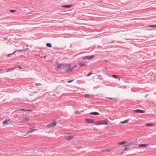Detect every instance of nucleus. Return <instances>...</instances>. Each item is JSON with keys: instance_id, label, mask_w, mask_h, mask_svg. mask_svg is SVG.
<instances>
[{"instance_id": "1", "label": "nucleus", "mask_w": 156, "mask_h": 156, "mask_svg": "<svg viewBox=\"0 0 156 156\" xmlns=\"http://www.w3.org/2000/svg\"><path fill=\"white\" fill-rule=\"evenodd\" d=\"M66 66L67 67V69L65 70L66 71H72L73 70L74 68H76L77 67V66L76 65H74L73 67H71L70 64H66Z\"/></svg>"}, {"instance_id": "2", "label": "nucleus", "mask_w": 156, "mask_h": 156, "mask_svg": "<svg viewBox=\"0 0 156 156\" xmlns=\"http://www.w3.org/2000/svg\"><path fill=\"white\" fill-rule=\"evenodd\" d=\"M95 125H108V123L106 120H101L98 122H95Z\"/></svg>"}, {"instance_id": "3", "label": "nucleus", "mask_w": 156, "mask_h": 156, "mask_svg": "<svg viewBox=\"0 0 156 156\" xmlns=\"http://www.w3.org/2000/svg\"><path fill=\"white\" fill-rule=\"evenodd\" d=\"M56 125V123L54 122L51 123L49 124L46 126V127L48 128H50L51 127H52L55 126Z\"/></svg>"}, {"instance_id": "4", "label": "nucleus", "mask_w": 156, "mask_h": 156, "mask_svg": "<svg viewBox=\"0 0 156 156\" xmlns=\"http://www.w3.org/2000/svg\"><path fill=\"white\" fill-rule=\"evenodd\" d=\"M94 57V55H91L89 56H86L85 57H83L82 58L83 59H88L89 60H91Z\"/></svg>"}, {"instance_id": "5", "label": "nucleus", "mask_w": 156, "mask_h": 156, "mask_svg": "<svg viewBox=\"0 0 156 156\" xmlns=\"http://www.w3.org/2000/svg\"><path fill=\"white\" fill-rule=\"evenodd\" d=\"M85 121L86 122L89 123H91L94 122L93 120L88 118L86 119Z\"/></svg>"}, {"instance_id": "6", "label": "nucleus", "mask_w": 156, "mask_h": 156, "mask_svg": "<svg viewBox=\"0 0 156 156\" xmlns=\"http://www.w3.org/2000/svg\"><path fill=\"white\" fill-rule=\"evenodd\" d=\"M134 112L136 113H143L145 112V110H141L140 109H136L134 111Z\"/></svg>"}, {"instance_id": "7", "label": "nucleus", "mask_w": 156, "mask_h": 156, "mask_svg": "<svg viewBox=\"0 0 156 156\" xmlns=\"http://www.w3.org/2000/svg\"><path fill=\"white\" fill-rule=\"evenodd\" d=\"M73 137L72 136H65V138L67 140H69Z\"/></svg>"}, {"instance_id": "8", "label": "nucleus", "mask_w": 156, "mask_h": 156, "mask_svg": "<svg viewBox=\"0 0 156 156\" xmlns=\"http://www.w3.org/2000/svg\"><path fill=\"white\" fill-rule=\"evenodd\" d=\"M29 119L27 117H24L22 118V122H25L28 121Z\"/></svg>"}, {"instance_id": "9", "label": "nucleus", "mask_w": 156, "mask_h": 156, "mask_svg": "<svg viewBox=\"0 0 156 156\" xmlns=\"http://www.w3.org/2000/svg\"><path fill=\"white\" fill-rule=\"evenodd\" d=\"M148 146V145L147 144H140L139 145V147H146Z\"/></svg>"}, {"instance_id": "10", "label": "nucleus", "mask_w": 156, "mask_h": 156, "mask_svg": "<svg viewBox=\"0 0 156 156\" xmlns=\"http://www.w3.org/2000/svg\"><path fill=\"white\" fill-rule=\"evenodd\" d=\"M89 114H90V115H99V113L98 112H90V113H89Z\"/></svg>"}, {"instance_id": "11", "label": "nucleus", "mask_w": 156, "mask_h": 156, "mask_svg": "<svg viewBox=\"0 0 156 156\" xmlns=\"http://www.w3.org/2000/svg\"><path fill=\"white\" fill-rule=\"evenodd\" d=\"M129 120V119H126L124 121L121 122H120V123L122 124H126V123H127Z\"/></svg>"}, {"instance_id": "12", "label": "nucleus", "mask_w": 156, "mask_h": 156, "mask_svg": "<svg viewBox=\"0 0 156 156\" xmlns=\"http://www.w3.org/2000/svg\"><path fill=\"white\" fill-rule=\"evenodd\" d=\"M72 5H62L61 7H63V8H69L72 7Z\"/></svg>"}, {"instance_id": "13", "label": "nucleus", "mask_w": 156, "mask_h": 156, "mask_svg": "<svg viewBox=\"0 0 156 156\" xmlns=\"http://www.w3.org/2000/svg\"><path fill=\"white\" fill-rule=\"evenodd\" d=\"M126 141H123L122 142H119L118 144L119 145H122V144H126Z\"/></svg>"}, {"instance_id": "14", "label": "nucleus", "mask_w": 156, "mask_h": 156, "mask_svg": "<svg viewBox=\"0 0 156 156\" xmlns=\"http://www.w3.org/2000/svg\"><path fill=\"white\" fill-rule=\"evenodd\" d=\"M130 142V144H131V145H134V144H136L137 143V142L136 141V140L132 141H131Z\"/></svg>"}, {"instance_id": "15", "label": "nucleus", "mask_w": 156, "mask_h": 156, "mask_svg": "<svg viewBox=\"0 0 156 156\" xmlns=\"http://www.w3.org/2000/svg\"><path fill=\"white\" fill-rule=\"evenodd\" d=\"M23 51V50H18V51ZM17 51H15L14 52H13L12 53L8 54V56H9L10 55H12L13 54H14L15 53V52Z\"/></svg>"}, {"instance_id": "16", "label": "nucleus", "mask_w": 156, "mask_h": 156, "mask_svg": "<svg viewBox=\"0 0 156 156\" xmlns=\"http://www.w3.org/2000/svg\"><path fill=\"white\" fill-rule=\"evenodd\" d=\"M9 121V120L6 119L2 122L3 124H7L8 122Z\"/></svg>"}, {"instance_id": "17", "label": "nucleus", "mask_w": 156, "mask_h": 156, "mask_svg": "<svg viewBox=\"0 0 156 156\" xmlns=\"http://www.w3.org/2000/svg\"><path fill=\"white\" fill-rule=\"evenodd\" d=\"M31 130L27 132V133L28 134L32 132L33 131L36 130V129H30Z\"/></svg>"}, {"instance_id": "18", "label": "nucleus", "mask_w": 156, "mask_h": 156, "mask_svg": "<svg viewBox=\"0 0 156 156\" xmlns=\"http://www.w3.org/2000/svg\"><path fill=\"white\" fill-rule=\"evenodd\" d=\"M46 46L48 47L51 48L52 47V45L50 43H47L46 44Z\"/></svg>"}, {"instance_id": "19", "label": "nucleus", "mask_w": 156, "mask_h": 156, "mask_svg": "<svg viewBox=\"0 0 156 156\" xmlns=\"http://www.w3.org/2000/svg\"><path fill=\"white\" fill-rule=\"evenodd\" d=\"M85 63H86L85 62H80L79 63V65H80V66H82L85 65H86Z\"/></svg>"}, {"instance_id": "20", "label": "nucleus", "mask_w": 156, "mask_h": 156, "mask_svg": "<svg viewBox=\"0 0 156 156\" xmlns=\"http://www.w3.org/2000/svg\"><path fill=\"white\" fill-rule=\"evenodd\" d=\"M112 77L114 78H116V79L118 78V76L117 75H112Z\"/></svg>"}, {"instance_id": "21", "label": "nucleus", "mask_w": 156, "mask_h": 156, "mask_svg": "<svg viewBox=\"0 0 156 156\" xmlns=\"http://www.w3.org/2000/svg\"><path fill=\"white\" fill-rule=\"evenodd\" d=\"M153 124L151 123H147V124H146V126L147 127H148L149 126H153Z\"/></svg>"}, {"instance_id": "22", "label": "nucleus", "mask_w": 156, "mask_h": 156, "mask_svg": "<svg viewBox=\"0 0 156 156\" xmlns=\"http://www.w3.org/2000/svg\"><path fill=\"white\" fill-rule=\"evenodd\" d=\"M61 64H57V68L58 69H61Z\"/></svg>"}, {"instance_id": "23", "label": "nucleus", "mask_w": 156, "mask_h": 156, "mask_svg": "<svg viewBox=\"0 0 156 156\" xmlns=\"http://www.w3.org/2000/svg\"><path fill=\"white\" fill-rule=\"evenodd\" d=\"M90 96V95L88 94H86L85 95V97L86 98H88Z\"/></svg>"}, {"instance_id": "24", "label": "nucleus", "mask_w": 156, "mask_h": 156, "mask_svg": "<svg viewBox=\"0 0 156 156\" xmlns=\"http://www.w3.org/2000/svg\"><path fill=\"white\" fill-rule=\"evenodd\" d=\"M110 151V150H108V149L104 150L102 151V152H104V151L109 152Z\"/></svg>"}, {"instance_id": "25", "label": "nucleus", "mask_w": 156, "mask_h": 156, "mask_svg": "<svg viewBox=\"0 0 156 156\" xmlns=\"http://www.w3.org/2000/svg\"><path fill=\"white\" fill-rule=\"evenodd\" d=\"M93 74V73H88V74H87V76H90L91 74Z\"/></svg>"}, {"instance_id": "26", "label": "nucleus", "mask_w": 156, "mask_h": 156, "mask_svg": "<svg viewBox=\"0 0 156 156\" xmlns=\"http://www.w3.org/2000/svg\"><path fill=\"white\" fill-rule=\"evenodd\" d=\"M16 11V10H13V9L10 10V11L12 12H15Z\"/></svg>"}, {"instance_id": "27", "label": "nucleus", "mask_w": 156, "mask_h": 156, "mask_svg": "<svg viewBox=\"0 0 156 156\" xmlns=\"http://www.w3.org/2000/svg\"><path fill=\"white\" fill-rule=\"evenodd\" d=\"M12 69H8L7 71V72H11V71H12Z\"/></svg>"}, {"instance_id": "28", "label": "nucleus", "mask_w": 156, "mask_h": 156, "mask_svg": "<svg viewBox=\"0 0 156 156\" xmlns=\"http://www.w3.org/2000/svg\"><path fill=\"white\" fill-rule=\"evenodd\" d=\"M131 145V144H130V142L129 144H128L127 145H124L123 146V147H125L126 146H129V145Z\"/></svg>"}, {"instance_id": "29", "label": "nucleus", "mask_w": 156, "mask_h": 156, "mask_svg": "<svg viewBox=\"0 0 156 156\" xmlns=\"http://www.w3.org/2000/svg\"><path fill=\"white\" fill-rule=\"evenodd\" d=\"M149 27H156V25H151L149 26Z\"/></svg>"}, {"instance_id": "30", "label": "nucleus", "mask_w": 156, "mask_h": 156, "mask_svg": "<svg viewBox=\"0 0 156 156\" xmlns=\"http://www.w3.org/2000/svg\"><path fill=\"white\" fill-rule=\"evenodd\" d=\"M107 99H109L111 100H115V99L112 98H107Z\"/></svg>"}, {"instance_id": "31", "label": "nucleus", "mask_w": 156, "mask_h": 156, "mask_svg": "<svg viewBox=\"0 0 156 156\" xmlns=\"http://www.w3.org/2000/svg\"><path fill=\"white\" fill-rule=\"evenodd\" d=\"M73 81V80H70L69 81H68L67 82L68 83H70L72 82Z\"/></svg>"}, {"instance_id": "32", "label": "nucleus", "mask_w": 156, "mask_h": 156, "mask_svg": "<svg viewBox=\"0 0 156 156\" xmlns=\"http://www.w3.org/2000/svg\"><path fill=\"white\" fill-rule=\"evenodd\" d=\"M17 67L18 68H19V69H22V67H21V66H19V65H18V66H17Z\"/></svg>"}, {"instance_id": "33", "label": "nucleus", "mask_w": 156, "mask_h": 156, "mask_svg": "<svg viewBox=\"0 0 156 156\" xmlns=\"http://www.w3.org/2000/svg\"><path fill=\"white\" fill-rule=\"evenodd\" d=\"M25 111H32V110L31 109H27L25 110Z\"/></svg>"}, {"instance_id": "34", "label": "nucleus", "mask_w": 156, "mask_h": 156, "mask_svg": "<svg viewBox=\"0 0 156 156\" xmlns=\"http://www.w3.org/2000/svg\"><path fill=\"white\" fill-rule=\"evenodd\" d=\"M127 150H128L127 147H126L124 149V151H127Z\"/></svg>"}, {"instance_id": "35", "label": "nucleus", "mask_w": 156, "mask_h": 156, "mask_svg": "<svg viewBox=\"0 0 156 156\" xmlns=\"http://www.w3.org/2000/svg\"><path fill=\"white\" fill-rule=\"evenodd\" d=\"M93 130H97V129H96L95 127H94L93 129Z\"/></svg>"}, {"instance_id": "36", "label": "nucleus", "mask_w": 156, "mask_h": 156, "mask_svg": "<svg viewBox=\"0 0 156 156\" xmlns=\"http://www.w3.org/2000/svg\"><path fill=\"white\" fill-rule=\"evenodd\" d=\"M76 113V114H77L79 112H78V110H77L75 112Z\"/></svg>"}, {"instance_id": "37", "label": "nucleus", "mask_w": 156, "mask_h": 156, "mask_svg": "<svg viewBox=\"0 0 156 156\" xmlns=\"http://www.w3.org/2000/svg\"><path fill=\"white\" fill-rule=\"evenodd\" d=\"M124 153V151H122V152L121 153H120V154H123Z\"/></svg>"}, {"instance_id": "38", "label": "nucleus", "mask_w": 156, "mask_h": 156, "mask_svg": "<svg viewBox=\"0 0 156 156\" xmlns=\"http://www.w3.org/2000/svg\"><path fill=\"white\" fill-rule=\"evenodd\" d=\"M20 110H22V111H25L26 110H25V109H20Z\"/></svg>"}, {"instance_id": "39", "label": "nucleus", "mask_w": 156, "mask_h": 156, "mask_svg": "<svg viewBox=\"0 0 156 156\" xmlns=\"http://www.w3.org/2000/svg\"><path fill=\"white\" fill-rule=\"evenodd\" d=\"M119 80H120V79H119Z\"/></svg>"}, {"instance_id": "40", "label": "nucleus", "mask_w": 156, "mask_h": 156, "mask_svg": "<svg viewBox=\"0 0 156 156\" xmlns=\"http://www.w3.org/2000/svg\"><path fill=\"white\" fill-rule=\"evenodd\" d=\"M2 70V69H0V70Z\"/></svg>"}, {"instance_id": "41", "label": "nucleus", "mask_w": 156, "mask_h": 156, "mask_svg": "<svg viewBox=\"0 0 156 156\" xmlns=\"http://www.w3.org/2000/svg\"><path fill=\"white\" fill-rule=\"evenodd\" d=\"M0 79H1V78H0Z\"/></svg>"}]
</instances>
